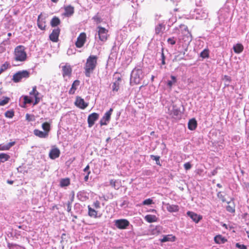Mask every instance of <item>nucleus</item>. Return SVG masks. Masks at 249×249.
<instances>
[{
	"label": "nucleus",
	"instance_id": "nucleus-1",
	"mask_svg": "<svg viewBox=\"0 0 249 249\" xmlns=\"http://www.w3.org/2000/svg\"><path fill=\"white\" fill-rule=\"evenodd\" d=\"M142 61L138 63L130 74V84L131 86L138 85L144 77L148 73Z\"/></svg>",
	"mask_w": 249,
	"mask_h": 249
},
{
	"label": "nucleus",
	"instance_id": "nucleus-2",
	"mask_svg": "<svg viewBox=\"0 0 249 249\" xmlns=\"http://www.w3.org/2000/svg\"><path fill=\"white\" fill-rule=\"evenodd\" d=\"M234 6L232 3L227 2L218 12V18L220 24L228 23L231 21Z\"/></svg>",
	"mask_w": 249,
	"mask_h": 249
},
{
	"label": "nucleus",
	"instance_id": "nucleus-3",
	"mask_svg": "<svg viewBox=\"0 0 249 249\" xmlns=\"http://www.w3.org/2000/svg\"><path fill=\"white\" fill-rule=\"evenodd\" d=\"M98 57L94 55H90L87 59L84 69L85 75L87 77H90V74L96 68Z\"/></svg>",
	"mask_w": 249,
	"mask_h": 249
},
{
	"label": "nucleus",
	"instance_id": "nucleus-4",
	"mask_svg": "<svg viewBox=\"0 0 249 249\" xmlns=\"http://www.w3.org/2000/svg\"><path fill=\"white\" fill-rule=\"evenodd\" d=\"M184 110L183 105L181 102L179 101L178 103H174L172 101L171 106L168 107L167 113L172 118H174L183 114Z\"/></svg>",
	"mask_w": 249,
	"mask_h": 249
},
{
	"label": "nucleus",
	"instance_id": "nucleus-5",
	"mask_svg": "<svg viewBox=\"0 0 249 249\" xmlns=\"http://www.w3.org/2000/svg\"><path fill=\"white\" fill-rule=\"evenodd\" d=\"M14 59L16 61L24 62L27 59L25 47L23 45L17 46L14 50Z\"/></svg>",
	"mask_w": 249,
	"mask_h": 249
},
{
	"label": "nucleus",
	"instance_id": "nucleus-6",
	"mask_svg": "<svg viewBox=\"0 0 249 249\" xmlns=\"http://www.w3.org/2000/svg\"><path fill=\"white\" fill-rule=\"evenodd\" d=\"M30 96L27 95L23 96L24 104H31L33 102V99H35L34 105L37 104L40 101L39 93L36 90V87H33L31 91L29 93Z\"/></svg>",
	"mask_w": 249,
	"mask_h": 249
},
{
	"label": "nucleus",
	"instance_id": "nucleus-7",
	"mask_svg": "<svg viewBox=\"0 0 249 249\" xmlns=\"http://www.w3.org/2000/svg\"><path fill=\"white\" fill-rule=\"evenodd\" d=\"M114 226L119 230H133V226L130 222L125 218L115 219L113 221Z\"/></svg>",
	"mask_w": 249,
	"mask_h": 249
},
{
	"label": "nucleus",
	"instance_id": "nucleus-8",
	"mask_svg": "<svg viewBox=\"0 0 249 249\" xmlns=\"http://www.w3.org/2000/svg\"><path fill=\"white\" fill-rule=\"evenodd\" d=\"M192 18L196 19H205L208 16V13L206 10L201 8H196L190 11Z\"/></svg>",
	"mask_w": 249,
	"mask_h": 249
},
{
	"label": "nucleus",
	"instance_id": "nucleus-9",
	"mask_svg": "<svg viewBox=\"0 0 249 249\" xmlns=\"http://www.w3.org/2000/svg\"><path fill=\"white\" fill-rule=\"evenodd\" d=\"M181 39H182L185 43V45L183 46L184 48V51L179 52L180 53H182L183 55V57H181V59H183L185 53L188 50L187 45L192 40V36L191 33L189 31H185L184 34H182V37Z\"/></svg>",
	"mask_w": 249,
	"mask_h": 249
},
{
	"label": "nucleus",
	"instance_id": "nucleus-10",
	"mask_svg": "<svg viewBox=\"0 0 249 249\" xmlns=\"http://www.w3.org/2000/svg\"><path fill=\"white\" fill-rule=\"evenodd\" d=\"M30 76V72L27 70L19 71L14 74L13 81L15 83L19 82L22 78H28Z\"/></svg>",
	"mask_w": 249,
	"mask_h": 249
},
{
	"label": "nucleus",
	"instance_id": "nucleus-11",
	"mask_svg": "<svg viewBox=\"0 0 249 249\" xmlns=\"http://www.w3.org/2000/svg\"><path fill=\"white\" fill-rule=\"evenodd\" d=\"M113 111V108H110V109L104 114L99 122L101 126L107 125L109 123Z\"/></svg>",
	"mask_w": 249,
	"mask_h": 249
},
{
	"label": "nucleus",
	"instance_id": "nucleus-12",
	"mask_svg": "<svg viewBox=\"0 0 249 249\" xmlns=\"http://www.w3.org/2000/svg\"><path fill=\"white\" fill-rule=\"evenodd\" d=\"M99 114L96 112H93L89 115L87 122L88 127L90 128L93 126L95 123L99 119Z\"/></svg>",
	"mask_w": 249,
	"mask_h": 249
},
{
	"label": "nucleus",
	"instance_id": "nucleus-13",
	"mask_svg": "<svg viewBox=\"0 0 249 249\" xmlns=\"http://www.w3.org/2000/svg\"><path fill=\"white\" fill-rule=\"evenodd\" d=\"M98 36L102 41H105L107 39L108 31L104 27L99 26L97 27Z\"/></svg>",
	"mask_w": 249,
	"mask_h": 249
},
{
	"label": "nucleus",
	"instance_id": "nucleus-14",
	"mask_svg": "<svg viewBox=\"0 0 249 249\" xmlns=\"http://www.w3.org/2000/svg\"><path fill=\"white\" fill-rule=\"evenodd\" d=\"M177 81V77L173 75H171L170 79H168L166 81H164V82L167 89L171 90H172L173 86L176 85Z\"/></svg>",
	"mask_w": 249,
	"mask_h": 249
},
{
	"label": "nucleus",
	"instance_id": "nucleus-15",
	"mask_svg": "<svg viewBox=\"0 0 249 249\" xmlns=\"http://www.w3.org/2000/svg\"><path fill=\"white\" fill-rule=\"evenodd\" d=\"M60 155L59 149L55 145L53 146L49 153V157L52 160H55L58 158Z\"/></svg>",
	"mask_w": 249,
	"mask_h": 249
},
{
	"label": "nucleus",
	"instance_id": "nucleus-16",
	"mask_svg": "<svg viewBox=\"0 0 249 249\" xmlns=\"http://www.w3.org/2000/svg\"><path fill=\"white\" fill-rule=\"evenodd\" d=\"M86 34L85 33H81L77 38L75 45L77 48H80L83 47L86 42Z\"/></svg>",
	"mask_w": 249,
	"mask_h": 249
},
{
	"label": "nucleus",
	"instance_id": "nucleus-17",
	"mask_svg": "<svg viewBox=\"0 0 249 249\" xmlns=\"http://www.w3.org/2000/svg\"><path fill=\"white\" fill-rule=\"evenodd\" d=\"M74 105L76 107L81 109H85L88 106V103H86L84 99L80 96L76 97Z\"/></svg>",
	"mask_w": 249,
	"mask_h": 249
},
{
	"label": "nucleus",
	"instance_id": "nucleus-18",
	"mask_svg": "<svg viewBox=\"0 0 249 249\" xmlns=\"http://www.w3.org/2000/svg\"><path fill=\"white\" fill-rule=\"evenodd\" d=\"M186 214L196 223H198L203 218V217L201 215L198 214L197 213L192 211H188L186 213Z\"/></svg>",
	"mask_w": 249,
	"mask_h": 249
},
{
	"label": "nucleus",
	"instance_id": "nucleus-19",
	"mask_svg": "<svg viewBox=\"0 0 249 249\" xmlns=\"http://www.w3.org/2000/svg\"><path fill=\"white\" fill-rule=\"evenodd\" d=\"M88 215L92 218H100L102 215V213L98 212L97 209L92 208L90 205H88Z\"/></svg>",
	"mask_w": 249,
	"mask_h": 249
},
{
	"label": "nucleus",
	"instance_id": "nucleus-20",
	"mask_svg": "<svg viewBox=\"0 0 249 249\" xmlns=\"http://www.w3.org/2000/svg\"><path fill=\"white\" fill-rule=\"evenodd\" d=\"M60 32L59 27L54 28L52 33L49 35V39L53 42H57L58 41V37Z\"/></svg>",
	"mask_w": 249,
	"mask_h": 249
},
{
	"label": "nucleus",
	"instance_id": "nucleus-21",
	"mask_svg": "<svg viewBox=\"0 0 249 249\" xmlns=\"http://www.w3.org/2000/svg\"><path fill=\"white\" fill-rule=\"evenodd\" d=\"M163 230V227L160 225L154 226L150 225L149 226V231L152 235H159L161 233Z\"/></svg>",
	"mask_w": 249,
	"mask_h": 249
},
{
	"label": "nucleus",
	"instance_id": "nucleus-22",
	"mask_svg": "<svg viewBox=\"0 0 249 249\" xmlns=\"http://www.w3.org/2000/svg\"><path fill=\"white\" fill-rule=\"evenodd\" d=\"M162 238H160L159 241L160 243H165L167 242H173L176 241L177 238L173 234L162 235Z\"/></svg>",
	"mask_w": 249,
	"mask_h": 249
},
{
	"label": "nucleus",
	"instance_id": "nucleus-23",
	"mask_svg": "<svg viewBox=\"0 0 249 249\" xmlns=\"http://www.w3.org/2000/svg\"><path fill=\"white\" fill-rule=\"evenodd\" d=\"M42 128L45 132L39 130L38 129H35L34 131V134L39 137V138H45L47 135V122H45L42 124Z\"/></svg>",
	"mask_w": 249,
	"mask_h": 249
},
{
	"label": "nucleus",
	"instance_id": "nucleus-24",
	"mask_svg": "<svg viewBox=\"0 0 249 249\" xmlns=\"http://www.w3.org/2000/svg\"><path fill=\"white\" fill-rule=\"evenodd\" d=\"M77 197L81 201H85L89 198V193L85 190L79 191L77 194Z\"/></svg>",
	"mask_w": 249,
	"mask_h": 249
},
{
	"label": "nucleus",
	"instance_id": "nucleus-25",
	"mask_svg": "<svg viewBox=\"0 0 249 249\" xmlns=\"http://www.w3.org/2000/svg\"><path fill=\"white\" fill-rule=\"evenodd\" d=\"M163 205L166 206L167 210L170 213L178 212L179 211V207L177 205H171L168 203L163 202Z\"/></svg>",
	"mask_w": 249,
	"mask_h": 249
},
{
	"label": "nucleus",
	"instance_id": "nucleus-26",
	"mask_svg": "<svg viewBox=\"0 0 249 249\" xmlns=\"http://www.w3.org/2000/svg\"><path fill=\"white\" fill-rule=\"evenodd\" d=\"M37 25L41 30H45L46 27L45 17H44L41 14L38 17Z\"/></svg>",
	"mask_w": 249,
	"mask_h": 249
},
{
	"label": "nucleus",
	"instance_id": "nucleus-27",
	"mask_svg": "<svg viewBox=\"0 0 249 249\" xmlns=\"http://www.w3.org/2000/svg\"><path fill=\"white\" fill-rule=\"evenodd\" d=\"M197 122L195 118L190 119L188 123V128L191 130L194 131L196 129L197 126Z\"/></svg>",
	"mask_w": 249,
	"mask_h": 249
},
{
	"label": "nucleus",
	"instance_id": "nucleus-28",
	"mask_svg": "<svg viewBox=\"0 0 249 249\" xmlns=\"http://www.w3.org/2000/svg\"><path fill=\"white\" fill-rule=\"evenodd\" d=\"M244 47L241 43H237L233 45L232 50L236 54L241 53L244 50Z\"/></svg>",
	"mask_w": 249,
	"mask_h": 249
},
{
	"label": "nucleus",
	"instance_id": "nucleus-29",
	"mask_svg": "<svg viewBox=\"0 0 249 249\" xmlns=\"http://www.w3.org/2000/svg\"><path fill=\"white\" fill-rule=\"evenodd\" d=\"M234 198H231V200L230 201H227L226 202L229 204L226 206V211L230 213H233L235 212V204L233 202Z\"/></svg>",
	"mask_w": 249,
	"mask_h": 249
},
{
	"label": "nucleus",
	"instance_id": "nucleus-30",
	"mask_svg": "<svg viewBox=\"0 0 249 249\" xmlns=\"http://www.w3.org/2000/svg\"><path fill=\"white\" fill-rule=\"evenodd\" d=\"M222 79L224 81V88L230 87L232 89H234V86L230 85V83L232 81V79L231 76L224 75L222 76Z\"/></svg>",
	"mask_w": 249,
	"mask_h": 249
},
{
	"label": "nucleus",
	"instance_id": "nucleus-31",
	"mask_svg": "<svg viewBox=\"0 0 249 249\" xmlns=\"http://www.w3.org/2000/svg\"><path fill=\"white\" fill-rule=\"evenodd\" d=\"M214 241L216 244H224L227 241V239L221 234L216 235L213 238Z\"/></svg>",
	"mask_w": 249,
	"mask_h": 249
},
{
	"label": "nucleus",
	"instance_id": "nucleus-32",
	"mask_svg": "<svg viewBox=\"0 0 249 249\" xmlns=\"http://www.w3.org/2000/svg\"><path fill=\"white\" fill-rule=\"evenodd\" d=\"M62 75L63 77L70 76L71 74L72 69L70 65L66 64L62 67Z\"/></svg>",
	"mask_w": 249,
	"mask_h": 249
},
{
	"label": "nucleus",
	"instance_id": "nucleus-33",
	"mask_svg": "<svg viewBox=\"0 0 249 249\" xmlns=\"http://www.w3.org/2000/svg\"><path fill=\"white\" fill-rule=\"evenodd\" d=\"M174 30L175 33L178 34H179V32L181 31L182 34H184L185 31H189L187 26L184 24H180L178 27H176Z\"/></svg>",
	"mask_w": 249,
	"mask_h": 249
},
{
	"label": "nucleus",
	"instance_id": "nucleus-34",
	"mask_svg": "<svg viewBox=\"0 0 249 249\" xmlns=\"http://www.w3.org/2000/svg\"><path fill=\"white\" fill-rule=\"evenodd\" d=\"M71 184V179L69 178H61L59 181V186L61 188H65L69 186Z\"/></svg>",
	"mask_w": 249,
	"mask_h": 249
},
{
	"label": "nucleus",
	"instance_id": "nucleus-35",
	"mask_svg": "<svg viewBox=\"0 0 249 249\" xmlns=\"http://www.w3.org/2000/svg\"><path fill=\"white\" fill-rule=\"evenodd\" d=\"M144 218L146 222L149 223L157 222L159 219L158 217L153 214H147Z\"/></svg>",
	"mask_w": 249,
	"mask_h": 249
},
{
	"label": "nucleus",
	"instance_id": "nucleus-36",
	"mask_svg": "<svg viewBox=\"0 0 249 249\" xmlns=\"http://www.w3.org/2000/svg\"><path fill=\"white\" fill-rule=\"evenodd\" d=\"M210 51L208 48L204 49L202 50L199 54V57L201 58V60L204 59H207L210 57Z\"/></svg>",
	"mask_w": 249,
	"mask_h": 249
},
{
	"label": "nucleus",
	"instance_id": "nucleus-37",
	"mask_svg": "<svg viewBox=\"0 0 249 249\" xmlns=\"http://www.w3.org/2000/svg\"><path fill=\"white\" fill-rule=\"evenodd\" d=\"M80 85V81L78 80H74L71 85V87L69 91L70 94H74L77 87Z\"/></svg>",
	"mask_w": 249,
	"mask_h": 249
},
{
	"label": "nucleus",
	"instance_id": "nucleus-38",
	"mask_svg": "<svg viewBox=\"0 0 249 249\" xmlns=\"http://www.w3.org/2000/svg\"><path fill=\"white\" fill-rule=\"evenodd\" d=\"M74 13V8L71 5H69L65 8L64 15L67 17H71Z\"/></svg>",
	"mask_w": 249,
	"mask_h": 249
},
{
	"label": "nucleus",
	"instance_id": "nucleus-39",
	"mask_svg": "<svg viewBox=\"0 0 249 249\" xmlns=\"http://www.w3.org/2000/svg\"><path fill=\"white\" fill-rule=\"evenodd\" d=\"M60 23L59 18L56 16H54L50 21V25L52 27H57Z\"/></svg>",
	"mask_w": 249,
	"mask_h": 249
},
{
	"label": "nucleus",
	"instance_id": "nucleus-40",
	"mask_svg": "<svg viewBox=\"0 0 249 249\" xmlns=\"http://www.w3.org/2000/svg\"><path fill=\"white\" fill-rule=\"evenodd\" d=\"M15 142H12L8 143L7 144H0V151L8 150L10 148L14 145Z\"/></svg>",
	"mask_w": 249,
	"mask_h": 249
},
{
	"label": "nucleus",
	"instance_id": "nucleus-41",
	"mask_svg": "<svg viewBox=\"0 0 249 249\" xmlns=\"http://www.w3.org/2000/svg\"><path fill=\"white\" fill-rule=\"evenodd\" d=\"M83 171L86 173V176L84 177V181L85 182H88L89 179V176L91 173L90 171V167L89 164H88L85 168L83 169Z\"/></svg>",
	"mask_w": 249,
	"mask_h": 249
},
{
	"label": "nucleus",
	"instance_id": "nucleus-42",
	"mask_svg": "<svg viewBox=\"0 0 249 249\" xmlns=\"http://www.w3.org/2000/svg\"><path fill=\"white\" fill-rule=\"evenodd\" d=\"M164 22L159 23L155 27V33L158 35L162 31V30L165 29Z\"/></svg>",
	"mask_w": 249,
	"mask_h": 249
},
{
	"label": "nucleus",
	"instance_id": "nucleus-43",
	"mask_svg": "<svg viewBox=\"0 0 249 249\" xmlns=\"http://www.w3.org/2000/svg\"><path fill=\"white\" fill-rule=\"evenodd\" d=\"M82 206L78 203H76L74 205V210L75 212L78 214H81L82 213Z\"/></svg>",
	"mask_w": 249,
	"mask_h": 249
},
{
	"label": "nucleus",
	"instance_id": "nucleus-44",
	"mask_svg": "<svg viewBox=\"0 0 249 249\" xmlns=\"http://www.w3.org/2000/svg\"><path fill=\"white\" fill-rule=\"evenodd\" d=\"M150 158L151 160L156 161V164L159 166H161V164L160 162V157L159 156L150 155Z\"/></svg>",
	"mask_w": 249,
	"mask_h": 249
},
{
	"label": "nucleus",
	"instance_id": "nucleus-45",
	"mask_svg": "<svg viewBox=\"0 0 249 249\" xmlns=\"http://www.w3.org/2000/svg\"><path fill=\"white\" fill-rule=\"evenodd\" d=\"M10 158V156L7 154H0V162H4L5 161L8 160Z\"/></svg>",
	"mask_w": 249,
	"mask_h": 249
},
{
	"label": "nucleus",
	"instance_id": "nucleus-46",
	"mask_svg": "<svg viewBox=\"0 0 249 249\" xmlns=\"http://www.w3.org/2000/svg\"><path fill=\"white\" fill-rule=\"evenodd\" d=\"M120 47H118L117 45H115V44H114V45L112 47V49L111 50L110 54L113 55V56H117L118 55V51Z\"/></svg>",
	"mask_w": 249,
	"mask_h": 249
},
{
	"label": "nucleus",
	"instance_id": "nucleus-47",
	"mask_svg": "<svg viewBox=\"0 0 249 249\" xmlns=\"http://www.w3.org/2000/svg\"><path fill=\"white\" fill-rule=\"evenodd\" d=\"M166 56L165 55L164 52V48H161V52L160 53V60L161 61V64L162 65H164L166 64L165 60H166Z\"/></svg>",
	"mask_w": 249,
	"mask_h": 249
},
{
	"label": "nucleus",
	"instance_id": "nucleus-48",
	"mask_svg": "<svg viewBox=\"0 0 249 249\" xmlns=\"http://www.w3.org/2000/svg\"><path fill=\"white\" fill-rule=\"evenodd\" d=\"M137 20V13H136L135 14L133 13V17H132V19L130 21L129 20L128 22H131L130 23V24L134 23L136 26L138 25L139 26H140L141 24L140 23H138Z\"/></svg>",
	"mask_w": 249,
	"mask_h": 249
},
{
	"label": "nucleus",
	"instance_id": "nucleus-49",
	"mask_svg": "<svg viewBox=\"0 0 249 249\" xmlns=\"http://www.w3.org/2000/svg\"><path fill=\"white\" fill-rule=\"evenodd\" d=\"M154 204V202L152 199V198H148L145 200H144L142 202V205H147L149 206L152 204Z\"/></svg>",
	"mask_w": 249,
	"mask_h": 249
},
{
	"label": "nucleus",
	"instance_id": "nucleus-50",
	"mask_svg": "<svg viewBox=\"0 0 249 249\" xmlns=\"http://www.w3.org/2000/svg\"><path fill=\"white\" fill-rule=\"evenodd\" d=\"M120 85L118 82H114L112 85V90L114 92H118L120 89Z\"/></svg>",
	"mask_w": 249,
	"mask_h": 249
},
{
	"label": "nucleus",
	"instance_id": "nucleus-51",
	"mask_svg": "<svg viewBox=\"0 0 249 249\" xmlns=\"http://www.w3.org/2000/svg\"><path fill=\"white\" fill-rule=\"evenodd\" d=\"M10 67V63L6 61L1 66L0 68V71L2 72H3V71H5L6 70H7Z\"/></svg>",
	"mask_w": 249,
	"mask_h": 249
},
{
	"label": "nucleus",
	"instance_id": "nucleus-52",
	"mask_svg": "<svg viewBox=\"0 0 249 249\" xmlns=\"http://www.w3.org/2000/svg\"><path fill=\"white\" fill-rule=\"evenodd\" d=\"M92 19L97 24L100 23L103 20L102 18L98 16V13L93 17Z\"/></svg>",
	"mask_w": 249,
	"mask_h": 249
},
{
	"label": "nucleus",
	"instance_id": "nucleus-53",
	"mask_svg": "<svg viewBox=\"0 0 249 249\" xmlns=\"http://www.w3.org/2000/svg\"><path fill=\"white\" fill-rule=\"evenodd\" d=\"M167 42L169 44L172 46L174 45L176 43L177 38L174 36L169 37L167 39Z\"/></svg>",
	"mask_w": 249,
	"mask_h": 249
},
{
	"label": "nucleus",
	"instance_id": "nucleus-54",
	"mask_svg": "<svg viewBox=\"0 0 249 249\" xmlns=\"http://www.w3.org/2000/svg\"><path fill=\"white\" fill-rule=\"evenodd\" d=\"M216 191L217 192V197L221 199L222 202H227L226 198L224 195H222V192L218 191L217 190H216Z\"/></svg>",
	"mask_w": 249,
	"mask_h": 249
},
{
	"label": "nucleus",
	"instance_id": "nucleus-55",
	"mask_svg": "<svg viewBox=\"0 0 249 249\" xmlns=\"http://www.w3.org/2000/svg\"><path fill=\"white\" fill-rule=\"evenodd\" d=\"M117 57V56H113V55L110 54L108 56V60L107 61V65H108L109 63H114L115 62V61H116Z\"/></svg>",
	"mask_w": 249,
	"mask_h": 249
},
{
	"label": "nucleus",
	"instance_id": "nucleus-56",
	"mask_svg": "<svg viewBox=\"0 0 249 249\" xmlns=\"http://www.w3.org/2000/svg\"><path fill=\"white\" fill-rule=\"evenodd\" d=\"M121 36H118L116 37V41L114 43V44H115V45H117L118 47H120L124 41L123 39L121 38Z\"/></svg>",
	"mask_w": 249,
	"mask_h": 249
},
{
	"label": "nucleus",
	"instance_id": "nucleus-57",
	"mask_svg": "<svg viewBox=\"0 0 249 249\" xmlns=\"http://www.w3.org/2000/svg\"><path fill=\"white\" fill-rule=\"evenodd\" d=\"M10 101V98L7 97H4L3 100H0V106H4L8 104Z\"/></svg>",
	"mask_w": 249,
	"mask_h": 249
},
{
	"label": "nucleus",
	"instance_id": "nucleus-58",
	"mask_svg": "<svg viewBox=\"0 0 249 249\" xmlns=\"http://www.w3.org/2000/svg\"><path fill=\"white\" fill-rule=\"evenodd\" d=\"M120 201H122V203L120 204V206L122 208H126L128 207L129 201L126 200H121Z\"/></svg>",
	"mask_w": 249,
	"mask_h": 249
},
{
	"label": "nucleus",
	"instance_id": "nucleus-59",
	"mask_svg": "<svg viewBox=\"0 0 249 249\" xmlns=\"http://www.w3.org/2000/svg\"><path fill=\"white\" fill-rule=\"evenodd\" d=\"M26 119L28 122L34 121H35V117L34 115H31L27 113L26 114Z\"/></svg>",
	"mask_w": 249,
	"mask_h": 249
},
{
	"label": "nucleus",
	"instance_id": "nucleus-60",
	"mask_svg": "<svg viewBox=\"0 0 249 249\" xmlns=\"http://www.w3.org/2000/svg\"><path fill=\"white\" fill-rule=\"evenodd\" d=\"M235 247L238 249H247V246L244 244H241L240 243L235 244Z\"/></svg>",
	"mask_w": 249,
	"mask_h": 249
},
{
	"label": "nucleus",
	"instance_id": "nucleus-61",
	"mask_svg": "<svg viewBox=\"0 0 249 249\" xmlns=\"http://www.w3.org/2000/svg\"><path fill=\"white\" fill-rule=\"evenodd\" d=\"M14 115V113L13 111L8 110L5 113V117L12 118Z\"/></svg>",
	"mask_w": 249,
	"mask_h": 249
},
{
	"label": "nucleus",
	"instance_id": "nucleus-62",
	"mask_svg": "<svg viewBox=\"0 0 249 249\" xmlns=\"http://www.w3.org/2000/svg\"><path fill=\"white\" fill-rule=\"evenodd\" d=\"M92 206L93 207V208L96 209H100L101 208L100 203L99 201L96 200L93 203Z\"/></svg>",
	"mask_w": 249,
	"mask_h": 249
},
{
	"label": "nucleus",
	"instance_id": "nucleus-63",
	"mask_svg": "<svg viewBox=\"0 0 249 249\" xmlns=\"http://www.w3.org/2000/svg\"><path fill=\"white\" fill-rule=\"evenodd\" d=\"M184 168L185 170H189L192 167V165L190 162H187L183 165Z\"/></svg>",
	"mask_w": 249,
	"mask_h": 249
},
{
	"label": "nucleus",
	"instance_id": "nucleus-64",
	"mask_svg": "<svg viewBox=\"0 0 249 249\" xmlns=\"http://www.w3.org/2000/svg\"><path fill=\"white\" fill-rule=\"evenodd\" d=\"M71 201H68L67 203V211L69 213H71Z\"/></svg>",
	"mask_w": 249,
	"mask_h": 249
}]
</instances>
